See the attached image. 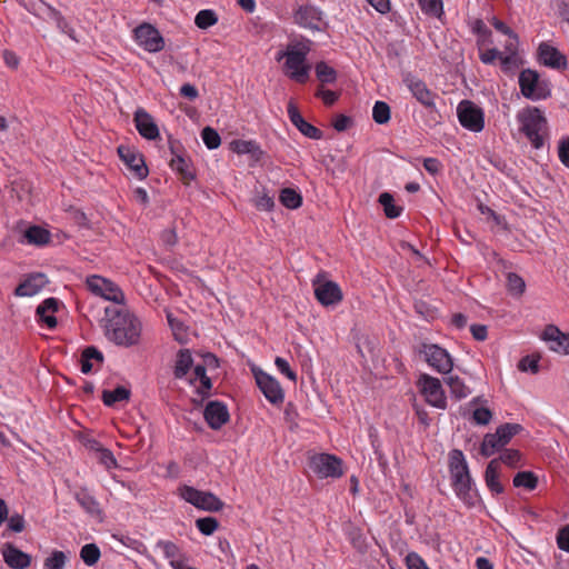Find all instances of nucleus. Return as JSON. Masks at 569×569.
Returning <instances> with one entry per match:
<instances>
[{
	"label": "nucleus",
	"instance_id": "nucleus-62",
	"mask_svg": "<svg viewBox=\"0 0 569 569\" xmlns=\"http://www.w3.org/2000/svg\"><path fill=\"white\" fill-rule=\"evenodd\" d=\"M491 24L493 26V28L508 36L509 38H512V39H517V34L501 20L497 19V18H493L492 21H491Z\"/></svg>",
	"mask_w": 569,
	"mask_h": 569
},
{
	"label": "nucleus",
	"instance_id": "nucleus-39",
	"mask_svg": "<svg viewBox=\"0 0 569 569\" xmlns=\"http://www.w3.org/2000/svg\"><path fill=\"white\" fill-rule=\"evenodd\" d=\"M217 21L218 17L216 12L210 9L200 10L194 18V23L199 29H208L216 24Z\"/></svg>",
	"mask_w": 569,
	"mask_h": 569
},
{
	"label": "nucleus",
	"instance_id": "nucleus-59",
	"mask_svg": "<svg viewBox=\"0 0 569 569\" xmlns=\"http://www.w3.org/2000/svg\"><path fill=\"white\" fill-rule=\"evenodd\" d=\"M558 156L561 163L569 169V138L560 141L558 148Z\"/></svg>",
	"mask_w": 569,
	"mask_h": 569
},
{
	"label": "nucleus",
	"instance_id": "nucleus-33",
	"mask_svg": "<svg viewBox=\"0 0 569 569\" xmlns=\"http://www.w3.org/2000/svg\"><path fill=\"white\" fill-rule=\"evenodd\" d=\"M505 446L501 443L500 439L498 437H495L493 433H487L482 440V443L480 446V453L483 457H491L497 451L502 449Z\"/></svg>",
	"mask_w": 569,
	"mask_h": 569
},
{
	"label": "nucleus",
	"instance_id": "nucleus-34",
	"mask_svg": "<svg viewBox=\"0 0 569 569\" xmlns=\"http://www.w3.org/2000/svg\"><path fill=\"white\" fill-rule=\"evenodd\" d=\"M379 203L383 207L385 214L390 219L398 218L402 212V208L395 204L393 197L388 192H382L379 196Z\"/></svg>",
	"mask_w": 569,
	"mask_h": 569
},
{
	"label": "nucleus",
	"instance_id": "nucleus-23",
	"mask_svg": "<svg viewBox=\"0 0 569 569\" xmlns=\"http://www.w3.org/2000/svg\"><path fill=\"white\" fill-rule=\"evenodd\" d=\"M347 467L342 459L335 455L322 452V479H338L345 476Z\"/></svg>",
	"mask_w": 569,
	"mask_h": 569
},
{
	"label": "nucleus",
	"instance_id": "nucleus-24",
	"mask_svg": "<svg viewBox=\"0 0 569 569\" xmlns=\"http://www.w3.org/2000/svg\"><path fill=\"white\" fill-rule=\"evenodd\" d=\"M485 482L493 496L501 495L505 491V486L500 480V468L498 459H492L487 465L485 471Z\"/></svg>",
	"mask_w": 569,
	"mask_h": 569
},
{
	"label": "nucleus",
	"instance_id": "nucleus-13",
	"mask_svg": "<svg viewBox=\"0 0 569 569\" xmlns=\"http://www.w3.org/2000/svg\"><path fill=\"white\" fill-rule=\"evenodd\" d=\"M254 378L259 389L269 402L273 405L282 403L284 392L276 378L262 370L254 371Z\"/></svg>",
	"mask_w": 569,
	"mask_h": 569
},
{
	"label": "nucleus",
	"instance_id": "nucleus-55",
	"mask_svg": "<svg viewBox=\"0 0 569 569\" xmlns=\"http://www.w3.org/2000/svg\"><path fill=\"white\" fill-rule=\"evenodd\" d=\"M97 450L99 451V461L103 466H106L108 469L117 467V460L109 449L98 448Z\"/></svg>",
	"mask_w": 569,
	"mask_h": 569
},
{
	"label": "nucleus",
	"instance_id": "nucleus-57",
	"mask_svg": "<svg viewBox=\"0 0 569 569\" xmlns=\"http://www.w3.org/2000/svg\"><path fill=\"white\" fill-rule=\"evenodd\" d=\"M352 124V119L345 114H338L332 121V127L338 132H343L348 130Z\"/></svg>",
	"mask_w": 569,
	"mask_h": 569
},
{
	"label": "nucleus",
	"instance_id": "nucleus-56",
	"mask_svg": "<svg viewBox=\"0 0 569 569\" xmlns=\"http://www.w3.org/2000/svg\"><path fill=\"white\" fill-rule=\"evenodd\" d=\"M26 528L24 519L21 515L16 513L8 519V529L13 532H22Z\"/></svg>",
	"mask_w": 569,
	"mask_h": 569
},
{
	"label": "nucleus",
	"instance_id": "nucleus-31",
	"mask_svg": "<svg viewBox=\"0 0 569 569\" xmlns=\"http://www.w3.org/2000/svg\"><path fill=\"white\" fill-rule=\"evenodd\" d=\"M512 483L516 488L533 490L538 485V478L531 471H520L513 477Z\"/></svg>",
	"mask_w": 569,
	"mask_h": 569
},
{
	"label": "nucleus",
	"instance_id": "nucleus-50",
	"mask_svg": "<svg viewBox=\"0 0 569 569\" xmlns=\"http://www.w3.org/2000/svg\"><path fill=\"white\" fill-rule=\"evenodd\" d=\"M274 365H276V367H277V369L279 370L280 373L286 376L292 382H296L297 375L291 369L289 362L284 358L277 357L276 360H274Z\"/></svg>",
	"mask_w": 569,
	"mask_h": 569
},
{
	"label": "nucleus",
	"instance_id": "nucleus-40",
	"mask_svg": "<svg viewBox=\"0 0 569 569\" xmlns=\"http://www.w3.org/2000/svg\"><path fill=\"white\" fill-rule=\"evenodd\" d=\"M100 549L94 543H87L81 548L80 557L87 566H93L100 558Z\"/></svg>",
	"mask_w": 569,
	"mask_h": 569
},
{
	"label": "nucleus",
	"instance_id": "nucleus-28",
	"mask_svg": "<svg viewBox=\"0 0 569 569\" xmlns=\"http://www.w3.org/2000/svg\"><path fill=\"white\" fill-rule=\"evenodd\" d=\"M172 152V158L170 159V168L179 173L182 178L191 180L193 179V173L190 169L189 161L183 158L181 154L176 153L173 146L170 147Z\"/></svg>",
	"mask_w": 569,
	"mask_h": 569
},
{
	"label": "nucleus",
	"instance_id": "nucleus-17",
	"mask_svg": "<svg viewBox=\"0 0 569 569\" xmlns=\"http://www.w3.org/2000/svg\"><path fill=\"white\" fill-rule=\"evenodd\" d=\"M203 415L207 423L214 430L220 429L229 420L227 406L219 401H210Z\"/></svg>",
	"mask_w": 569,
	"mask_h": 569
},
{
	"label": "nucleus",
	"instance_id": "nucleus-51",
	"mask_svg": "<svg viewBox=\"0 0 569 569\" xmlns=\"http://www.w3.org/2000/svg\"><path fill=\"white\" fill-rule=\"evenodd\" d=\"M405 561H406L408 569H426V568H428V565L422 559V557L413 551L409 552L406 556Z\"/></svg>",
	"mask_w": 569,
	"mask_h": 569
},
{
	"label": "nucleus",
	"instance_id": "nucleus-9",
	"mask_svg": "<svg viewBox=\"0 0 569 569\" xmlns=\"http://www.w3.org/2000/svg\"><path fill=\"white\" fill-rule=\"evenodd\" d=\"M417 387L428 405L438 409H446L447 398L438 378L421 373L418 377Z\"/></svg>",
	"mask_w": 569,
	"mask_h": 569
},
{
	"label": "nucleus",
	"instance_id": "nucleus-35",
	"mask_svg": "<svg viewBox=\"0 0 569 569\" xmlns=\"http://www.w3.org/2000/svg\"><path fill=\"white\" fill-rule=\"evenodd\" d=\"M316 13V10L311 7H300L295 14V20L306 28H317Z\"/></svg>",
	"mask_w": 569,
	"mask_h": 569
},
{
	"label": "nucleus",
	"instance_id": "nucleus-1",
	"mask_svg": "<svg viewBox=\"0 0 569 569\" xmlns=\"http://www.w3.org/2000/svg\"><path fill=\"white\" fill-rule=\"evenodd\" d=\"M106 337L119 347L129 348L140 343L141 320L126 308H106Z\"/></svg>",
	"mask_w": 569,
	"mask_h": 569
},
{
	"label": "nucleus",
	"instance_id": "nucleus-27",
	"mask_svg": "<svg viewBox=\"0 0 569 569\" xmlns=\"http://www.w3.org/2000/svg\"><path fill=\"white\" fill-rule=\"evenodd\" d=\"M23 238L29 244L43 246L50 241L51 234L47 229L31 226L24 231Z\"/></svg>",
	"mask_w": 569,
	"mask_h": 569
},
{
	"label": "nucleus",
	"instance_id": "nucleus-5",
	"mask_svg": "<svg viewBox=\"0 0 569 569\" xmlns=\"http://www.w3.org/2000/svg\"><path fill=\"white\" fill-rule=\"evenodd\" d=\"M520 123L519 130L526 136L535 149H540L545 144L548 123L543 113L538 108L523 109L517 116Z\"/></svg>",
	"mask_w": 569,
	"mask_h": 569
},
{
	"label": "nucleus",
	"instance_id": "nucleus-48",
	"mask_svg": "<svg viewBox=\"0 0 569 569\" xmlns=\"http://www.w3.org/2000/svg\"><path fill=\"white\" fill-rule=\"evenodd\" d=\"M157 547L162 551L164 558L168 561L179 558V556L182 555L180 549L178 548V546L171 541L160 540V541H158Z\"/></svg>",
	"mask_w": 569,
	"mask_h": 569
},
{
	"label": "nucleus",
	"instance_id": "nucleus-20",
	"mask_svg": "<svg viewBox=\"0 0 569 569\" xmlns=\"http://www.w3.org/2000/svg\"><path fill=\"white\" fill-rule=\"evenodd\" d=\"M2 556L4 562L12 569H26L31 563V556L11 543L3 546Z\"/></svg>",
	"mask_w": 569,
	"mask_h": 569
},
{
	"label": "nucleus",
	"instance_id": "nucleus-3",
	"mask_svg": "<svg viewBox=\"0 0 569 569\" xmlns=\"http://www.w3.org/2000/svg\"><path fill=\"white\" fill-rule=\"evenodd\" d=\"M309 50V46L305 42L289 43L284 50L277 52L276 60L283 61L282 71L287 77L303 83L310 72V67L307 63Z\"/></svg>",
	"mask_w": 569,
	"mask_h": 569
},
{
	"label": "nucleus",
	"instance_id": "nucleus-46",
	"mask_svg": "<svg viewBox=\"0 0 569 569\" xmlns=\"http://www.w3.org/2000/svg\"><path fill=\"white\" fill-rule=\"evenodd\" d=\"M201 138L206 147L210 150L217 149L221 143L219 133L210 127H206L202 130Z\"/></svg>",
	"mask_w": 569,
	"mask_h": 569
},
{
	"label": "nucleus",
	"instance_id": "nucleus-7",
	"mask_svg": "<svg viewBox=\"0 0 569 569\" xmlns=\"http://www.w3.org/2000/svg\"><path fill=\"white\" fill-rule=\"evenodd\" d=\"M519 87L521 94L530 100H542L550 96L548 83L540 80L539 73L531 69H525L519 74Z\"/></svg>",
	"mask_w": 569,
	"mask_h": 569
},
{
	"label": "nucleus",
	"instance_id": "nucleus-53",
	"mask_svg": "<svg viewBox=\"0 0 569 569\" xmlns=\"http://www.w3.org/2000/svg\"><path fill=\"white\" fill-rule=\"evenodd\" d=\"M167 319H168V322L173 331L176 339L180 342H183L184 337H186L184 326L180 321H178L176 318H173L171 313L167 315Z\"/></svg>",
	"mask_w": 569,
	"mask_h": 569
},
{
	"label": "nucleus",
	"instance_id": "nucleus-38",
	"mask_svg": "<svg viewBox=\"0 0 569 569\" xmlns=\"http://www.w3.org/2000/svg\"><path fill=\"white\" fill-rule=\"evenodd\" d=\"M420 9L427 16L441 18L443 14L442 0H417Z\"/></svg>",
	"mask_w": 569,
	"mask_h": 569
},
{
	"label": "nucleus",
	"instance_id": "nucleus-19",
	"mask_svg": "<svg viewBox=\"0 0 569 569\" xmlns=\"http://www.w3.org/2000/svg\"><path fill=\"white\" fill-rule=\"evenodd\" d=\"M118 152L120 158L138 179L142 180L148 176V168L140 154L126 147H119Z\"/></svg>",
	"mask_w": 569,
	"mask_h": 569
},
{
	"label": "nucleus",
	"instance_id": "nucleus-49",
	"mask_svg": "<svg viewBox=\"0 0 569 569\" xmlns=\"http://www.w3.org/2000/svg\"><path fill=\"white\" fill-rule=\"evenodd\" d=\"M518 369L523 372L530 371L537 373L539 371V359L526 356L519 361Z\"/></svg>",
	"mask_w": 569,
	"mask_h": 569
},
{
	"label": "nucleus",
	"instance_id": "nucleus-63",
	"mask_svg": "<svg viewBox=\"0 0 569 569\" xmlns=\"http://www.w3.org/2000/svg\"><path fill=\"white\" fill-rule=\"evenodd\" d=\"M470 332L472 337L478 341H483L487 339L488 330L483 325H472L470 327Z\"/></svg>",
	"mask_w": 569,
	"mask_h": 569
},
{
	"label": "nucleus",
	"instance_id": "nucleus-14",
	"mask_svg": "<svg viewBox=\"0 0 569 569\" xmlns=\"http://www.w3.org/2000/svg\"><path fill=\"white\" fill-rule=\"evenodd\" d=\"M543 340L549 345V349L563 355H569V333H565L553 325H548L542 333Z\"/></svg>",
	"mask_w": 569,
	"mask_h": 569
},
{
	"label": "nucleus",
	"instance_id": "nucleus-11",
	"mask_svg": "<svg viewBox=\"0 0 569 569\" xmlns=\"http://www.w3.org/2000/svg\"><path fill=\"white\" fill-rule=\"evenodd\" d=\"M460 124L473 132H480L485 127L482 110L469 100H462L457 108Z\"/></svg>",
	"mask_w": 569,
	"mask_h": 569
},
{
	"label": "nucleus",
	"instance_id": "nucleus-12",
	"mask_svg": "<svg viewBox=\"0 0 569 569\" xmlns=\"http://www.w3.org/2000/svg\"><path fill=\"white\" fill-rule=\"evenodd\" d=\"M134 39L148 52H159L164 46L163 38L159 31L148 23H143L134 29Z\"/></svg>",
	"mask_w": 569,
	"mask_h": 569
},
{
	"label": "nucleus",
	"instance_id": "nucleus-61",
	"mask_svg": "<svg viewBox=\"0 0 569 569\" xmlns=\"http://www.w3.org/2000/svg\"><path fill=\"white\" fill-rule=\"evenodd\" d=\"M256 149V143L252 141H236L233 142V150L239 154L251 153Z\"/></svg>",
	"mask_w": 569,
	"mask_h": 569
},
{
	"label": "nucleus",
	"instance_id": "nucleus-21",
	"mask_svg": "<svg viewBox=\"0 0 569 569\" xmlns=\"http://www.w3.org/2000/svg\"><path fill=\"white\" fill-rule=\"evenodd\" d=\"M47 284V278L42 273L29 276L14 290L17 297H33L38 295Z\"/></svg>",
	"mask_w": 569,
	"mask_h": 569
},
{
	"label": "nucleus",
	"instance_id": "nucleus-41",
	"mask_svg": "<svg viewBox=\"0 0 569 569\" xmlns=\"http://www.w3.org/2000/svg\"><path fill=\"white\" fill-rule=\"evenodd\" d=\"M390 107L385 101H376L372 108V118L375 122L385 124L390 120Z\"/></svg>",
	"mask_w": 569,
	"mask_h": 569
},
{
	"label": "nucleus",
	"instance_id": "nucleus-18",
	"mask_svg": "<svg viewBox=\"0 0 569 569\" xmlns=\"http://www.w3.org/2000/svg\"><path fill=\"white\" fill-rule=\"evenodd\" d=\"M60 307V301L56 298H47L36 310L38 321L52 330L57 327L56 313Z\"/></svg>",
	"mask_w": 569,
	"mask_h": 569
},
{
	"label": "nucleus",
	"instance_id": "nucleus-36",
	"mask_svg": "<svg viewBox=\"0 0 569 569\" xmlns=\"http://www.w3.org/2000/svg\"><path fill=\"white\" fill-rule=\"evenodd\" d=\"M520 430L521 426L518 423H505L498 427L493 435L500 439L503 446H507L512 437L519 433Z\"/></svg>",
	"mask_w": 569,
	"mask_h": 569
},
{
	"label": "nucleus",
	"instance_id": "nucleus-37",
	"mask_svg": "<svg viewBox=\"0 0 569 569\" xmlns=\"http://www.w3.org/2000/svg\"><path fill=\"white\" fill-rule=\"evenodd\" d=\"M280 202L288 209H297L301 206V196L291 188H284L279 196Z\"/></svg>",
	"mask_w": 569,
	"mask_h": 569
},
{
	"label": "nucleus",
	"instance_id": "nucleus-25",
	"mask_svg": "<svg viewBox=\"0 0 569 569\" xmlns=\"http://www.w3.org/2000/svg\"><path fill=\"white\" fill-rule=\"evenodd\" d=\"M343 300L340 286L322 278V307H336Z\"/></svg>",
	"mask_w": 569,
	"mask_h": 569
},
{
	"label": "nucleus",
	"instance_id": "nucleus-64",
	"mask_svg": "<svg viewBox=\"0 0 569 569\" xmlns=\"http://www.w3.org/2000/svg\"><path fill=\"white\" fill-rule=\"evenodd\" d=\"M423 168L431 174H437L441 170V163L436 158H426L423 160Z\"/></svg>",
	"mask_w": 569,
	"mask_h": 569
},
{
	"label": "nucleus",
	"instance_id": "nucleus-15",
	"mask_svg": "<svg viewBox=\"0 0 569 569\" xmlns=\"http://www.w3.org/2000/svg\"><path fill=\"white\" fill-rule=\"evenodd\" d=\"M405 83L412 93V96L426 108H435V100L437 94L428 89L427 84L415 77L405 79Z\"/></svg>",
	"mask_w": 569,
	"mask_h": 569
},
{
	"label": "nucleus",
	"instance_id": "nucleus-45",
	"mask_svg": "<svg viewBox=\"0 0 569 569\" xmlns=\"http://www.w3.org/2000/svg\"><path fill=\"white\" fill-rule=\"evenodd\" d=\"M198 530L204 536H211L219 527L216 518L204 517L196 520Z\"/></svg>",
	"mask_w": 569,
	"mask_h": 569
},
{
	"label": "nucleus",
	"instance_id": "nucleus-22",
	"mask_svg": "<svg viewBox=\"0 0 569 569\" xmlns=\"http://www.w3.org/2000/svg\"><path fill=\"white\" fill-rule=\"evenodd\" d=\"M539 59L542 64L553 68L563 69L567 66L566 57L555 47L548 43H541L539 46Z\"/></svg>",
	"mask_w": 569,
	"mask_h": 569
},
{
	"label": "nucleus",
	"instance_id": "nucleus-30",
	"mask_svg": "<svg viewBox=\"0 0 569 569\" xmlns=\"http://www.w3.org/2000/svg\"><path fill=\"white\" fill-rule=\"evenodd\" d=\"M130 397V390L123 386H119L113 390H104L102 393L103 403L108 407L117 402L126 401Z\"/></svg>",
	"mask_w": 569,
	"mask_h": 569
},
{
	"label": "nucleus",
	"instance_id": "nucleus-32",
	"mask_svg": "<svg viewBox=\"0 0 569 569\" xmlns=\"http://www.w3.org/2000/svg\"><path fill=\"white\" fill-rule=\"evenodd\" d=\"M78 503L90 515H100L98 501L87 491L82 490L76 493Z\"/></svg>",
	"mask_w": 569,
	"mask_h": 569
},
{
	"label": "nucleus",
	"instance_id": "nucleus-42",
	"mask_svg": "<svg viewBox=\"0 0 569 569\" xmlns=\"http://www.w3.org/2000/svg\"><path fill=\"white\" fill-rule=\"evenodd\" d=\"M507 288L512 296H521L525 292L526 283L525 280L515 272L507 274Z\"/></svg>",
	"mask_w": 569,
	"mask_h": 569
},
{
	"label": "nucleus",
	"instance_id": "nucleus-58",
	"mask_svg": "<svg viewBox=\"0 0 569 569\" xmlns=\"http://www.w3.org/2000/svg\"><path fill=\"white\" fill-rule=\"evenodd\" d=\"M472 31L479 36L481 41H486L490 36L491 31L485 24V22L480 19L476 20L472 24Z\"/></svg>",
	"mask_w": 569,
	"mask_h": 569
},
{
	"label": "nucleus",
	"instance_id": "nucleus-47",
	"mask_svg": "<svg viewBox=\"0 0 569 569\" xmlns=\"http://www.w3.org/2000/svg\"><path fill=\"white\" fill-rule=\"evenodd\" d=\"M253 203L258 210L271 211L274 207V199L273 196L263 190L261 193H257Z\"/></svg>",
	"mask_w": 569,
	"mask_h": 569
},
{
	"label": "nucleus",
	"instance_id": "nucleus-10",
	"mask_svg": "<svg viewBox=\"0 0 569 569\" xmlns=\"http://www.w3.org/2000/svg\"><path fill=\"white\" fill-rule=\"evenodd\" d=\"M86 284L88 290L94 296L119 305L124 302V293L122 290L114 282L98 274L89 276L86 279Z\"/></svg>",
	"mask_w": 569,
	"mask_h": 569
},
{
	"label": "nucleus",
	"instance_id": "nucleus-8",
	"mask_svg": "<svg viewBox=\"0 0 569 569\" xmlns=\"http://www.w3.org/2000/svg\"><path fill=\"white\" fill-rule=\"evenodd\" d=\"M419 353L423 357L429 367L438 373L448 375L451 372L453 359L451 355L439 345L421 343Z\"/></svg>",
	"mask_w": 569,
	"mask_h": 569
},
{
	"label": "nucleus",
	"instance_id": "nucleus-4",
	"mask_svg": "<svg viewBox=\"0 0 569 569\" xmlns=\"http://www.w3.org/2000/svg\"><path fill=\"white\" fill-rule=\"evenodd\" d=\"M449 472L455 493L468 505H473L475 495L468 463L461 450L453 449L449 455Z\"/></svg>",
	"mask_w": 569,
	"mask_h": 569
},
{
	"label": "nucleus",
	"instance_id": "nucleus-6",
	"mask_svg": "<svg viewBox=\"0 0 569 569\" xmlns=\"http://www.w3.org/2000/svg\"><path fill=\"white\" fill-rule=\"evenodd\" d=\"M178 495L188 503L204 511L217 512L223 508V502L214 493L201 491L191 486H180Z\"/></svg>",
	"mask_w": 569,
	"mask_h": 569
},
{
	"label": "nucleus",
	"instance_id": "nucleus-26",
	"mask_svg": "<svg viewBox=\"0 0 569 569\" xmlns=\"http://www.w3.org/2000/svg\"><path fill=\"white\" fill-rule=\"evenodd\" d=\"M288 116L290 121L302 134L309 138H318V129L302 118L293 102H289L288 104Z\"/></svg>",
	"mask_w": 569,
	"mask_h": 569
},
{
	"label": "nucleus",
	"instance_id": "nucleus-54",
	"mask_svg": "<svg viewBox=\"0 0 569 569\" xmlns=\"http://www.w3.org/2000/svg\"><path fill=\"white\" fill-rule=\"evenodd\" d=\"M472 418L477 425L486 426L490 422L492 412L485 407L477 408L472 413Z\"/></svg>",
	"mask_w": 569,
	"mask_h": 569
},
{
	"label": "nucleus",
	"instance_id": "nucleus-16",
	"mask_svg": "<svg viewBox=\"0 0 569 569\" xmlns=\"http://www.w3.org/2000/svg\"><path fill=\"white\" fill-rule=\"evenodd\" d=\"M134 124L138 132L148 140H156L159 138V128L150 113L144 109L139 108L134 112Z\"/></svg>",
	"mask_w": 569,
	"mask_h": 569
},
{
	"label": "nucleus",
	"instance_id": "nucleus-43",
	"mask_svg": "<svg viewBox=\"0 0 569 569\" xmlns=\"http://www.w3.org/2000/svg\"><path fill=\"white\" fill-rule=\"evenodd\" d=\"M497 459L499 460V466L501 463L511 468L521 466V453L516 449H506Z\"/></svg>",
	"mask_w": 569,
	"mask_h": 569
},
{
	"label": "nucleus",
	"instance_id": "nucleus-29",
	"mask_svg": "<svg viewBox=\"0 0 569 569\" xmlns=\"http://www.w3.org/2000/svg\"><path fill=\"white\" fill-rule=\"evenodd\" d=\"M445 381L451 395L458 400L465 399L471 393L470 388L458 376H449Z\"/></svg>",
	"mask_w": 569,
	"mask_h": 569
},
{
	"label": "nucleus",
	"instance_id": "nucleus-44",
	"mask_svg": "<svg viewBox=\"0 0 569 569\" xmlns=\"http://www.w3.org/2000/svg\"><path fill=\"white\" fill-rule=\"evenodd\" d=\"M67 557L62 551L56 550L44 559L43 569H63Z\"/></svg>",
	"mask_w": 569,
	"mask_h": 569
},
{
	"label": "nucleus",
	"instance_id": "nucleus-52",
	"mask_svg": "<svg viewBox=\"0 0 569 569\" xmlns=\"http://www.w3.org/2000/svg\"><path fill=\"white\" fill-rule=\"evenodd\" d=\"M556 541L560 550L569 552V525H566L558 530Z\"/></svg>",
	"mask_w": 569,
	"mask_h": 569
},
{
	"label": "nucleus",
	"instance_id": "nucleus-60",
	"mask_svg": "<svg viewBox=\"0 0 569 569\" xmlns=\"http://www.w3.org/2000/svg\"><path fill=\"white\" fill-rule=\"evenodd\" d=\"M501 57V52L498 49H488L485 51H480L479 58L481 62L486 64H491L495 62L496 59H499Z\"/></svg>",
	"mask_w": 569,
	"mask_h": 569
},
{
	"label": "nucleus",
	"instance_id": "nucleus-2",
	"mask_svg": "<svg viewBox=\"0 0 569 569\" xmlns=\"http://www.w3.org/2000/svg\"><path fill=\"white\" fill-rule=\"evenodd\" d=\"M173 376L176 379H188L197 392L207 396L212 387L203 365H194L189 349H180L174 359Z\"/></svg>",
	"mask_w": 569,
	"mask_h": 569
}]
</instances>
